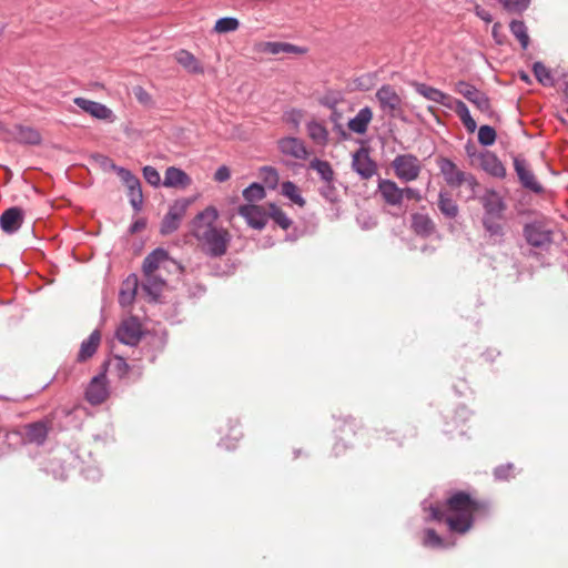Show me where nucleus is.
I'll return each instance as SVG.
<instances>
[{
  "instance_id": "obj_22",
  "label": "nucleus",
  "mask_w": 568,
  "mask_h": 568,
  "mask_svg": "<svg viewBox=\"0 0 568 568\" xmlns=\"http://www.w3.org/2000/svg\"><path fill=\"white\" fill-rule=\"evenodd\" d=\"M175 61L190 74H204L202 62L190 51L180 49L174 53Z\"/></svg>"
},
{
  "instance_id": "obj_31",
  "label": "nucleus",
  "mask_w": 568,
  "mask_h": 568,
  "mask_svg": "<svg viewBox=\"0 0 568 568\" xmlns=\"http://www.w3.org/2000/svg\"><path fill=\"white\" fill-rule=\"evenodd\" d=\"M16 139L20 143L32 144V145L40 144L41 140H42L41 134L38 130H36L31 126H23V125H19L17 128Z\"/></svg>"
},
{
  "instance_id": "obj_10",
  "label": "nucleus",
  "mask_w": 568,
  "mask_h": 568,
  "mask_svg": "<svg viewBox=\"0 0 568 568\" xmlns=\"http://www.w3.org/2000/svg\"><path fill=\"white\" fill-rule=\"evenodd\" d=\"M187 202L176 201L169 210L161 223V233L166 235L176 231L180 226L182 219L184 217L187 209Z\"/></svg>"
},
{
  "instance_id": "obj_52",
  "label": "nucleus",
  "mask_w": 568,
  "mask_h": 568,
  "mask_svg": "<svg viewBox=\"0 0 568 568\" xmlns=\"http://www.w3.org/2000/svg\"><path fill=\"white\" fill-rule=\"evenodd\" d=\"M143 176L145 181L153 186H158L161 182L158 170L150 165L143 168Z\"/></svg>"
},
{
  "instance_id": "obj_53",
  "label": "nucleus",
  "mask_w": 568,
  "mask_h": 568,
  "mask_svg": "<svg viewBox=\"0 0 568 568\" xmlns=\"http://www.w3.org/2000/svg\"><path fill=\"white\" fill-rule=\"evenodd\" d=\"M495 475L497 478L503 480H508L509 478H513L515 476V468L514 465L507 464L501 465L495 469Z\"/></svg>"
},
{
  "instance_id": "obj_21",
  "label": "nucleus",
  "mask_w": 568,
  "mask_h": 568,
  "mask_svg": "<svg viewBox=\"0 0 568 568\" xmlns=\"http://www.w3.org/2000/svg\"><path fill=\"white\" fill-rule=\"evenodd\" d=\"M119 341L126 345H135L141 338L140 324L134 320L130 318L124 321L116 331Z\"/></svg>"
},
{
  "instance_id": "obj_38",
  "label": "nucleus",
  "mask_w": 568,
  "mask_h": 568,
  "mask_svg": "<svg viewBox=\"0 0 568 568\" xmlns=\"http://www.w3.org/2000/svg\"><path fill=\"white\" fill-rule=\"evenodd\" d=\"M260 178L267 187L273 190L277 187L280 182L278 172L273 166H262L260 169Z\"/></svg>"
},
{
  "instance_id": "obj_7",
  "label": "nucleus",
  "mask_w": 568,
  "mask_h": 568,
  "mask_svg": "<svg viewBox=\"0 0 568 568\" xmlns=\"http://www.w3.org/2000/svg\"><path fill=\"white\" fill-rule=\"evenodd\" d=\"M376 100L381 110L392 118H400L404 112V102L395 88L384 84L376 91Z\"/></svg>"
},
{
  "instance_id": "obj_29",
  "label": "nucleus",
  "mask_w": 568,
  "mask_h": 568,
  "mask_svg": "<svg viewBox=\"0 0 568 568\" xmlns=\"http://www.w3.org/2000/svg\"><path fill=\"white\" fill-rule=\"evenodd\" d=\"M438 209L440 213L448 219H455L459 213L458 205L452 199V195L446 191L439 192Z\"/></svg>"
},
{
  "instance_id": "obj_55",
  "label": "nucleus",
  "mask_w": 568,
  "mask_h": 568,
  "mask_svg": "<svg viewBox=\"0 0 568 568\" xmlns=\"http://www.w3.org/2000/svg\"><path fill=\"white\" fill-rule=\"evenodd\" d=\"M230 178L231 171L226 165L220 166L214 174V180L220 183L227 181Z\"/></svg>"
},
{
  "instance_id": "obj_3",
  "label": "nucleus",
  "mask_w": 568,
  "mask_h": 568,
  "mask_svg": "<svg viewBox=\"0 0 568 568\" xmlns=\"http://www.w3.org/2000/svg\"><path fill=\"white\" fill-rule=\"evenodd\" d=\"M182 271V266L169 255L168 251L155 248L143 260L141 287L149 296L156 300L166 286L168 276Z\"/></svg>"
},
{
  "instance_id": "obj_27",
  "label": "nucleus",
  "mask_w": 568,
  "mask_h": 568,
  "mask_svg": "<svg viewBox=\"0 0 568 568\" xmlns=\"http://www.w3.org/2000/svg\"><path fill=\"white\" fill-rule=\"evenodd\" d=\"M373 119V112L371 108L365 106L358 111L355 118L348 121V129L357 134H364L367 131L368 124Z\"/></svg>"
},
{
  "instance_id": "obj_26",
  "label": "nucleus",
  "mask_w": 568,
  "mask_h": 568,
  "mask_svg": "<svg viewBox=\"0 0 568 568\" xmlns=\"http://www.w3.org/2000/svg\"><path fill=\"white\" fill-rule=\"evenodd\" d=\"M139 288V278L135 274H131L122 283L119 302L122 306H129L133 303Z\"/></svg>"
},
{
  "instance_id": "obj_20",
  "label": "nucleus",
  "mask_w": 568,
  "mask_h": 568,
  "mask_svg": "<svg viewBox=\"0 0 568 568\" xmlns=\"http://www.w3.org/2000/svg\"><path fill=\"white\" fill-rule=\"evenodd\" d=\"M23 222V211L18 206L6 210L0 216L1 230L8 234L17 232Z\"/></svg>"
},
{
  "instance_id": "obj_11",
  "label": "nucleus",
  "mask_w": 568,
  "mask_h": 568,
  "mask_svg": "<svg viewBox=\"0 0 568 568\" xmlns=\"http://www.w3.org/2000/svg\"><path fill=\"white\" fill-rule=\"evenodd\" d=\"M377 192L387 205L400 206L403 203V189L393 180L381 179L377 184Z\"/></svg>"
},
{
  "instance_id": "obj_54",
  "label": "nucleus",
  "mask_w": 568,
  "mask_h": 568,
  "mask_svg": "<svg viewBox=\"0 0 568 568\" xmlns=\"http://www.w3.org/2000/svg\"><path fill=\"white\" fill-rule=\"evenodd\" d=\"M302 118L303 112L301 110H292L285 114V120L292 123L295 128L300 125Z\"/></svg>"
},
{
  "instance_id": "obj_36",
  "label": "nucleus",
  "mask_w": 568,
  "mask_h": 568,
  "mask_svg": "<svg viewBox=\"0 0 568 568\" xmlns=\"http://www.w3.org/2000/svg\"><path fill=\"white\" fill-rule=\"evenodd\" d=\"M268 215L283 230H287L292 224L291 219L285 212L273 203L268 205Z\"/></svg>"
},
{
  "instance_id": "obj_40",
  "label": "nucleus",
  "mask_w": 568,
  "mask_h": 568,
  "mask_svg": "<svg viewBox=\"0 0 568 568\" xmlns=\"http://www.w3.org/2000/svg\"><path fill=\"white\" fill-rule=\"evenodd\" d=\"M243 197L247 202H256L261 201L265 197V190L263 185L258 183H252L250 186L244 189Z\"/></svg>"
},
{
  "instance_id": "obj_2",
  "label": "nucleus",
  "mask_w": 568,
  "mask_h": 568,
  "mask_svg": "<svg viewBox=\"0 0 568 568\" xmlns=\"http://www.w3.org/2000/svg\"><path fill=\"white\" fill-rule=\"evenodd\" d=\"M217 219V210L214 206H207L196 214L191 223L192 235L201 250L211 257L225 255L232 239L226 229L216 225Z\"/></svg>"
},
{
  "instance_id": "obj_48",
  "label": "nucleus",
  "mask_w": 568,
  "mask_h": 568,
  "mask_svg": "<svg viewBox=\"0 0 568 568\" xmlns=\"http://www.w3.org/2000/svg\"><path fill=\"white\" fill-rule=\"evenodd\" d=\"M110 365L119 378L125 377L129 373V365L121 356H115Z\"/></svg>"
},
{
  "instance_id": "obj_23",
  "label": "nucleus",
  "mask_w": 568,
  "mask_h": 568,
  "mask_svg": "<svg viewBox=\"0 0 568 568\" xmlns=\"http://www.w3.org/2000/svg\"><path fill=\"white\" fill-rule=\"evenodd\" d=\"M514 166L520 182L525 187L530 189L534 192H540L542 190L541 185L536 180L534 173L530 171L525 160L515 159Z\"/></svg>"
},
{
  "instance_id": "obj_42",
  "label": "nucleus",
  "mask_w": 568,
  "mask_h": 568,
  "mask_svg": "<svg viewBox=\"0 0 568 568\" xmlns=\"http://www.w3.org/2000/svg\"><path fill=\"white\" fill-rule=\"evenodd\" d=\"M478 141L480 144L488 146L496 141V131L490 125H481L478 129Z\"/></svg>"
},
{
  "instance_id": "obj_9",
  "label": "nucleus",
  "mask_w": 568,
  "mask_h": 568,
  "mask_svg": "<svg viewBox=\"0 0 568 568\" xmlns=\"http://www.w3.org/2000/svg\"><path fill=\"white\" fill-rule=\"evenodd\" d=\"M254 50L258 53H267L272 55L277 54H305L306 49L287 43V42H278V41H263L258 42L254 45Z\"/></svg>"
},
{
  "instance_id": "obj_43",
  "label": "nucleus",
  "mask_w": 568,
  "mask_h": 568,
  "mask_svg": "<svg viewBox=\"0 0 568 568\" xmlns=\"http://www.w3.org/2000/svg\"><path fill=\"white\" fill-rule=\"evenodd\" d=\"M243 437V433L239 428L237 425H231L227 428L226 434L222 438L223 445L226 449L235 448V444H232L231 440H240Z\"/></svg>"
},
{
  "instance_id": "obj_33",
  "label": "nucleus",
  "mask_w": 568,
  "mask_h": 568,
  "mask_svg": "<svg viewBox=\"0 0 568 568\" xmlns=\"http://www.w3.org/2000/svg\"><path fill=\"white\" fill-rule=\"evenodd\" d=\"M455 112L457 113V115L459 116L460 121L463 122L468 132L473 133L476 131V121L471 118L467 105L463 101H455Z\"/></svg>"
},
{
  "instance_id": "obj_25",
  "label": "nucleus",
  "mask_w": 568,
  "mask_h": 568,
  "mask_svg": "<svg viewBox=\"0 0 568 568\" xmlns=\"http://www.w3.org/2000/svg\"><path fill=\"white\" fill-rule=\"evenodd\" d=\"M412 230L422 237H428L435 232L436 225L429 215L414 213L412 215Z\"/></svg>"
},
{
  "instance_id": "obj_35",
  "label": "nucleus",
  "mask_w": 568,
  "mask_h": 568,
  "mask_svg": "<svg viewBox=\"0 0 568 568\" xmlns=\"http://www.w3.org/2000/svg\"><path fill=\"white\" fill-rule=\"evenodd\" d=\"M510 31L516 37V39L520 42L523 49H527L529 44V36L527 33V27L524 21L513 20L510 22Z\"/></svg>"
},
{
  "instance_id": "obj_32",
  "label": "nucleus",
  "mask_w": 568,
  "mask_h": 568,
  "mask_svg": "<svg viewBox=\"0 0 568 568\" xmlns=\"http://www.w3.org/2000/svg\"><path fill=\"white\" fill-rule=\"evenodd\" d=\"M310 169L317 172L324 183H329L335 181V173L327 161H323L320 159H314L310 163Z\"/></svg>"
},
{
  "instance_id": "obj_12",
  "label": "nucleus",
  "mask_w": 568,
  "mask_h": 568,
  "mask_svg": "<svg viewBox=\"0 0 568 568\" xmlns=\"http://www.w3.org/2000/svg\"><path fill=\"white\" fill-rule=\"evenodd\" d=\"M476 160L475 166L480 168L486 173L495 178H504L506 175L505 166L493 152H479Z\"/></svg>"
},
{
  "instance_id": "obj_19",
  "label": "nucleus",
  "mask_w": 568,
  "mask_h": 568,
  "mask_svg": "<svg viewBox=\"0 0 568 568\" xmlns=\"http://www.w3.org/2000/svg\"><path fill=\"white\" fill-rule=\"evenodd\" d=\"M481 204L485 209L486 215L496 216L501 219L506 210V204L501 196L494 190H488L481 196Z\"/></svg>"
},
{
  "instance_id": "obj_5",
  "label": "nucleus",
  "mask_w": 568,
  "mask_h": 568,
  "mask_svg": "<svg viewBox=\"0 0 568 568\" xmlns=\"http://www.w3.org/2000/svg\"><path fill=\"white\" fill-rule=\"evenodd\" d=\"M390 166L394 170L395 176L404 183L416 181L423 170L420 160L410 153L395 156Z\"/></svg>"
},
{
  "instance_id": "obj_62",
  "label": "nucleus",
  "mask_w": 568,
  "mask_h": 568,
  "mask_svg": "<svg viewBox=\"0 0 568 568\" xmlns=\"http://www.w3.org/2000/svg\"><path fill=\"white\" fill-rule=\"evenodd\" d=\"M567 113H568V110H567Z\"/></svg>"
},
{
  "instance_id": "obj_34",
  "label": "nucleus",
  "mask_w": 568,
  "mask_h": 568,
  "mask_svg": "<svg viewBox=\"0 0 568 568\" xmlns=\"http://www.w3.org/2000/svg\"><path fill=\"white\" fill-rule=\"evenodd\" d=\"M282 194L301 207L306 203L304 197L301 195L300 189L291 181L283 182Z\"/></svg>"
},
{
  "instance_id": "obj_8",
  "label": "nucleus",
  "mask_w": 568,
  "mask_h": 568,
  "mask_svg": "<svg viewBox=\"0 0 568 568\" xmlns=\"http://www.w3.org/2000/svg\"><path fill=\"white\" fill-rule=\"evenodd\" d=\"M454 88L458 94L473 103L480 112L490 113V102L484 92L465 81L456 82Z\"/></svg>"
},
{
  "instance_id": "obj_58",
  "label": "nucleus",
  "mask_w": 568,
  "mask_h": 568,
  "mask_svg": "<svg viewBox=\"0 0 568 568\" xmlns=\"http://www.w3.org/2000/svg\"><path fill=\"white\" fill-rule=\"evenodd\" d=\"M477 16L483 19L484 21L486 22H490L491 21V16L489 12L485 11V10H480L479 8H477Z\"/></svg>"
},
{
  "instance_id": "obj_47",
  "label": "nucleus",
  "mask_w": 568,
  "mask_h": 568,
  "mask_svg": "<svg viewBox=\"0 0 568 568\" xmlns=\"http://www.w3.org/2000/svg\"><path fill=\"white\" fill-rule=\"evenodd\" d=\"M497 219L496 216L485 215L483 220V224L485 230L491 235V236H501L503 235V226L500 223L495 221Z\"/></svg>"
},
{
  "instance_id": "obj_15",
  "label": "nucleus",
  "mask_w": 568,
  "mask_h": 568,
  "mask_svg": "<svg viewBox=\"0 0 568 568\" xmlns=\"http://www.w3.org/2000/svg\"><path fill=\"white\" fill-rule=\"evenodd\" d=\"M109 396L108 387H106V377L104 374H100L92 378L90 382L87 392L85 398L92 405H98L103 403Z\"/></svg>"
},
{
  "instance_id": "obj_56",
  "label": "nucleus",
  "mask_w": 568,
  "mask_h": 568,
  "mask_svg": "<svg viewBox=\"0 0 568 568\" xmlns=\"http://www.w3.org/2000/svg\"><path fill=\"white\" fill-rule=\"evenodd\" d=\"M406 197L408 200H414L416 202L422 201V194L417 189L414 187H403V199Z\"/></svg>"
},
{
  "instance_id": "obj_1",
  "label": "nucleus",
  "mask_w": 568,
  "mask_h": 568,
  "mask_svg": "<svg viewBox=\"0 0 568 568\" xmlns=\"http://www.w3.org/2000/svg\"><path fill=\"white\" fill-rule=\"evenodd\" d=\"M487 509L486 501L457 491L444 505L429 507V513L433 520L444 521L450 531L463 535L473 527L475 516L487 513Z\"/></svg>"
},
{
  "instance_id": "obj_13",
  "label": "nucleus",
  "mask_w": 568,
  "mask_h": 568,
  "mask_svg": "<svg viewBox=\"0 0 568 568\" xmlns=\"http://www.w3.org/2000/svg\"><path fill=\"white\" fill-rule=\"evenodd\" d=\"M239 214L255 230H262L266 225L267 215L262 206L255 204L241 205L239 207Z\"/></svg>"
},
{
  "instance_id": "obj_30",
  "label": "nucleus",
  "mask_w": 568,
  "mask_h": 568,
  "mask_svg": "<svg viewBox=\"0 0 568 568\" xmlns=\"http://www.w3.org/2000/svg\"><path fill=\"white\" fill-rule=\"evenodd\" d=\"M307 134L310 139L317 145L324 146L328 142V131L320 122L311 121L307 124Z\"/></svg>"
},
{
  "instance_id": "obj_24",
  "label": "nucleus",
  "mask_w": 568,
  "mask_h": 568,
  "mask_svg": "<svg viewBox=\"0 0 568 568\" xmlns=\"http://www.w3.org/2000/svg\"><path fill=\"white\" fill-rule=\"evenodd\" d=\"M192 183L191 178L181 169L170 166L165 170L163 185L166 187L185 189Z\"/></svg>"
},
{
  "instance_id": "obj_60",
  "label": "nucleus",
  "mask_w": 568,
  "mask_h": 568,
  "mask_svg": "<svg viewBox=\"0 0 568 568\" xmlns=\"http://www.w3.org/2000/svg\"><path fill=\"white\" fill-rule=\"evenodd\" d=\"M143 223H140V222H136L134 223L133 227H132V231L135 232L138 231L140 227H143Z\"/></svg>"
},
{
  "instance_id": "obj_45",
  "label": "nucleus",
  "mask_w": 568,
  "mask_h": 568,
  "mask_svg": "<svg viewBox=\"0 0 568 568\" xmlns=\"http://www.w3.org/2000/svg\"><path fill=\"white\" fill-rule=\"evenodd\" d=\"M423 545L430 548H442L445 546L443 538L430 528L424 532Z\"/></svg>"
},
{
  "instance_id": "obj_4",
  "label": "nucleus",
  "mask_w": 568,
  "mask_h": 568,
  "mask_svg": "<svg viewBox=\"0 0 568 568\" xmlns=\"http://www.w3.org/2000/svg\"><path fill=\"white\" fill-rule=\"evenodd\" d=\"M436 164L444 176L445 182L450 187H459L467 185L471 191L478 186L476 178L466 173L457 168V165L449 159L440 156L436 160Z\"/></svg>"
},
{
  "instance_id": "obj_61",
  "label": "nucleus",
  "mask_w": 568,
  "mask_h": 568,
  "mask_svg": "<svg viewBox=\"0 0 568 568\" xmlns=\"http://www.w3.org/2000/svg\"><path fill=\"white\" fill-rule=\"evenodd\" d=\"M520 78H521L524 81H526V82H528V81H529V77H528L526 73H521V74H520Z\"/></svg>"
},
{
  "instance_id": "obj_17",
  "label": "nucleus",
  "mask_w": 568,
  "mask_h": 568,
  "mask_svg": "<svg viewBox=\"0 0 568 568\" xmlns=\"http://www.w3.org/2000/svg\"><path fill=\"white\" fill-rule=\"evenodd\" d=\"M280 151L288 156H292L297 160H306L310 155L305 143L293 136H286L277 142Z\"/></svg>"
},
{
  "instance_id": "obj_14",
  "label": "nucleus",
  "mask_w": 568,
  "mask_h": 568,
  "mask_svg": "<svg viewBox=\"0 0 568 568\" xmlns=\"http://www.w3.org/2000/svg\"><path fill=\"white\" fill-rule=\"evenodd\" d=\"M352 168L364 180L371 179L377 171L376 163L369 158L368 153L363 149L354 153Z\"/></svg>"
},
{
  "instance_id": "obj_49",
  "label": "nucleus",
  "mask_w": 568,
  "mask_h": 568,
  "mask_svg": "<svg viewBox=\"0 0 568 568\" xmlns=\"http://www.w3.org/2000/svg\"><path fill=\"white\" fill-rule=\"evenodd\" d=\"M133 94L138 102L144 106H152L153 99L152 95L141 85H136L133 88Z\"/></svg>"
},
{
  "instance_id": "obj_16",
  "label": "nucleus",
  "mask_w": 568,
  "mask_h": 568,
  "mask_svg": "<svg viewBox=\"0 0 568 568\" xmlns=\"http://www.w3.org/2000/svg\"><path fill=\"white\" fill-rule=\"evenodd\" d=\"M74 103L95 119L111 122L114 120L112 110L100 102L91 101L84 98H75Z\"/></svg>"
},
{
  "instance_id": "obj_50",
  "label": "nucleus",
  "mask_w": 568,
  "mask_h": 568,
  "mask_svg": "<svg viewBox=\"0 0 568 568\" xmlns=\"http://www.w3.org/2000/svg\"><path fill=\"white\" fill-rule=\"evenodd\" d=\"M321 195L324 196L331 203H335L338 201L337 190L334 185V182L324 183V185L320 190Z\"/></svg>"
},
{
  "instance_id": "obj_46",
  "label": "nucleus",
  "mask_w": 568,
  "mask_h": 568,
  "mask_svg": "<svg viewBox=\"0 0 568 568\" xmlns=\"http://www.w3.org/2000/svg\"><path fill=\"white\" fill-rule=\"evenodd\" d=\"M534 73H535V77L537 78V80L542 85H552V83H554L552 77H551L549 70L541 62H536L534 64Z\"/></svg>"
},
{
  "instance_id": "obj_28",
  "label": "nucleus",
  "mask_w": 568,
  "mask_h": 568,
  "mask_svg": "<svg viewBox=\"0 0 568 568\" xmlns=\"http://www.w3.org/2000/svg\"><path fill=\"white\" fill-rule=\"evenodd\" d=\"M100 342L101 334L98 331L92 332L90 336L82 342L78 353V361L85 362L87 359L91 358L97 352Z\"/></svg>"
},
{
  "instance_id": "obj_41",
  "label": "nucleus",
  "mask_w": 568,
  "mask_h": 568,
  "mask_svg": "<svg viewBox=\"0 0 568 568\" xmlns=\"http://www.w3.org/2000/svg\"><path fill=\"white\" fill-rule=\"evenodd\" d=\"M113 168L118 172V175L120 176L121 181L128 187V191L133 190L141 185L140 180L134 174H132L131 171H129L124 168H116V166H113Z\"/></svg>"
},
{
  "instance_id": "obj_6",
  "label": "nucleus",
  "mask_w": 568,
  "mask_h": 568,
  "mask_svg": "<svg viewBox=\"0 0 568 568\" xmlns=\"http://www.w3.org/2000/svg\"><path fill=\"white\" fill-rule=\"evenodd\" d=\"M523 235L526 242L534 247L545 248L552 243V230L544 219L526 223Z\"/></svg>"
},
{
  "instance_id": "obj_51",
  "label": "nucleus",
  "mask_w": 568,
  "mask_h": 568,
  "mask_svg": "<svg viewBox=\"0 0 568 568\" xmlns=\"http://www.w3.org/2000/svg\"><path fill=\"white\" fill-rule=\"evenodd\" d=\"M128 196L130 199V203L133 206V209L135 211H140L142 207V203H143V194H142L141 185L133 190L128 191Z\"/></svg>"
},
{
  "instance_id": "obj_37",
  "label": "nucleus",
  "mask_w": 568,
  "mask_h": 568,
  "mask_svg": "<svg viewBox=\"0 0 568 568\" xmlns=\"http://www.w3.org/2000/svg\"><path fill=\"white\" fill-rule=\"evenodd\" d=\"M240 21L233 17H225L219 19L214 24V32L222 34L227 32H234L239 29Z\"/></svg>"
},
{
  "instance_id": "obj_18",
  "label": "nucleus",
  "mask_w": 568,
  "mask_h": 568,
  "mask_svg": "<svg viewBox=\"0 0 568 568\" xmlns=\"http://www.w3.org/2000/svg\"><path fill=\"white\" fill-rule=\"evenodd\" d=\"M413 85L416 92L424 97L425 99L442 104L449 109L453 108L454 100L449 94L425 83L415 82Z\"/></svg>"
},
{
  "instance_id": "obj_44",
  "label": "nucleus",
  "mask_w": 568,
  "mask_h": 568,
  "mask_svg": "<svg viewBox=\"0 0 568 568\" xmlns=\"http://www.w3.org/2000/svg\"><path fill=\"white\" fill-rule=\"evenodd\" d=\"M504 9L510 13H520L525 11L530 0H499Z\"/></svg>"
},
{
  "instance_id": "obj_59",
  "label": "nucleus",
  "mask_w": 568,
  "mask_h": 568,
  "mask_svg": "<svg viewBox=\"0 0 568 568\" xmlns=\"http://www.w3.org/2000/svg\"><path fill=\"white\" fill-rule=\"evenodd\" d=\"M500 28H501V24H500V23H498V22H497V23H495V24H494V27H493V34H494V37H496V36H497L498 30H499Z\"/></svg>"
},
{
  "instance_id": "obj_39",
  "label": "nucleus",
  "mask_w": 568,
  "mask_h": 568,
  "mask_svg": "<svg viewBox=\"0 0 568 568\" xmlns=\"http://www.w3.org/2000/svg\"><path fill=\"white\" fill-rule=\"evenodd\" d=\"M48 435V428L42 423H34L28 427L27 436L30 440L43 443Z\"/></svg>"
},
{
  "instance_id": "obj_57",
  "label": "nucleus",
  "mask_w": 568,
  "mask_h": 568,
  "mask_svg": "<svg viewBox=\"0 0 568 568\" xmlns=\"http://www.w3.org/2000/svg\"><path fill=\"white\" fill-rule=\"evenodd\" d=\"M467 155L470 158V164L475 166L476 164V156L479 155V152H476V148L474 145H467L466 146Z\"/></svg>"
}]
</instances>
